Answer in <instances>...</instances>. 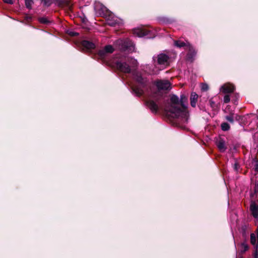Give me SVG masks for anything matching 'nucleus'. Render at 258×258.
Masks as SVG:
<instances>
[{
  "label": "nucleus",
  "mask_w": 258,
  "mask_h": 258,
  "mask_svg": "<svg viewBox=\"0 0 258 258\" xmlns=\"http://www.w3.org/2000/svg\"><path fill=\"white\" fill-rule=\"evenodd\" d=\"M82 45L87 49H92L95 48V44L88 40H83Z\"/></svg>",
  "instance_id": "17"
},
{
  "label": "nucleus",
  "mask_w": 258,
  "mask_h": 258,
  "mask_svg": "<svg viewBox=\"0 0 258 258\" xmlns=\"http://www.w3.org/2000/svg\"><path fill=\"white\" fill-rule=\"evenodd\" d=\"M238 164L237 163H235L234 165V168L236 171L238 169Z\"/></svg>",
  "instance_id": "33"
},
{
  "label": "nucleus",
  "mask_w": 258,
  "mask_h": 258,
  "mask_svg": "<svg viewBox=\"0 0 258 258\" xmlns=\"http://www.w3.org/2000/svg\"><path fill=\"white\" fill-rule=\"evenodd\" d=\"M159 21L160 22L164 23V24H167V23H169L170 22V20L166 17L160 18Z\"/></svg>",
  "instance_id": "23"
},
{
  "label": "nucleus",
  "mask_w": 258,
  "mask_h": 258,
  "mask_svg": "<svg viewBox=\"0 0 258 258\" xmlns=\"http://www.w3.org/2000/svg\"><path fill=\"white\" fill-rule=\"evenodd\" d=\"M94 10L96 13L100 15L104 14L106 12V15H108L106 19L107 23L111 26H120L123 23L122 20L121 19L111 14L106 7L99 3H95Z\"/></svg>",
  "instance_id": "3"
},
{
  "label": "nucleus",
  "mask_w": 258,
  "mask_h": 258,
  "mask_svg": "<svg viewBox=\"0 0 258 258\" xmlns=\"http://www.w3.org/2000/svg\"><path fill=\"white\" fill-rule=\"evenodd\" d=\"M158 71L157 70H155L154 69H153V70H152L151 71H149L148 72V73L151 74H156L158 73Z\"/></svg>",
  "instance_id": "31"
},
{
  "label": "nucleus",
  "mask_w": 258,
  "mask_h": 258,
  "mask_svg": "<svg viewBox=\"0 0 258 258\" xmlns=\"http://www.w3.org/2000/svg\"><path fill=\"white\" fill-rule=\"evenodd\" d=\"M250 210L252 216L255 218H258V206L254 202L251 203Z\"/></svg>",
  "instance_id": "15"
},
{
  "label": "nucleus",
  "mask_w": 258,
  "mask_h": 258,
  "mask_svg": "<svg viewBox=\"0 0 258 258\" xmlns=\"http://www.w3.org/2000/svg\"><path fill=\"white\" fill-rule=\"evenodd\" d=\"M199 95L196 92H192L190 96V104L191 107L194 108L196 107Z\"/></svg>",
  "instance_id": "13"
},
{
  "label": "nucleus",
  "mask_w": 258,
  "mask_h": 258,
  "mask_svg": "<svg viewBox=\"0 0 258 258\" xmlns=\"http://www.w3.org/2000/svg\"><path fill=\"white\" fill-rule=\"evenodd\" d=\"M186 50H188L186 59L190 62L193 61L197 53L196 51L191 45H188Z\"/></svg>",
  "instance_id": "10"
},
{
  "label": "nucleus",
  "mask_w": 258,
  "mask_h": 258,
  "mask_svg": "<svg viewBox=\"0 0 258 258\" xmlns=\"http://www.w3.org/2000/svg\"><path fill=\"white\" fill-rule=\"evenodd\" d=\"M230 98L231 95L230 96V94H225L223 98V102L225 103H227L230 101Z\"/></svg>",
  "instance_id": "25"
},
{
  "label": "nucleus",
  "mask_w": 258,
  "mask_h": 258,
  "mask_svg": "<svg viewBox=\"0 0 258 258\" xmlns=\"http://www.w3.org/2000/svg\"><path fill=\"white\" fill-rule=\"evenodd\" d=\"M255 170L258 172V161L256 163L255 165Z\"/></svg>",
  "instance_id": "35"
},
{
  "label": "nucleus",
  "mask_w": 258,
  "mask_h": 258,
  "mask_svg": "<svg viewBox=\"0 0 258 258\" xmlns=\"http://www.w3.org/2000/svg\"><path fill=\"white\" fill-rule=\"evenodd\" d=\"M239 96L237 93H234L231 95V98L232 99V101L234 104H236L237 100L238 99Z\"/></svg>",
  "instance_id": "20"
},
{
  "label": "nucleus",
  "mask_w": 258,
  "mask_h": 258,
  "mask_svg": "<svg viewBox=\"0 0 258 258\" xmlns=\"http://www.w3.org/2000/svg\"><path fill=\"white\" fill-rule=\"evenodd\" d=\"M163 118L167 119L171 121H173L175 119H178L180 117V114H163Z\"/></svg>",
  "instance_id": "16"
},
{
  "label": "nucleus",
  "mask_w": 258,
  "mask_h": 258,
  "mask_svg": "<svg viewBox=\"0 0 258 258\" xmlns=\"http://www.w3.org/2000/svg\"><path fill=\"white\" fill-rule=\"evenodd\" d=\"M42 3L43 4V6L45 7H49L51 4V0H42Z\"/></svg>",
  "instance_id": "26"
},
{
  "label": "nucleus",
  "mask_w": 258,
  "mask_h": 258,
  "mask_svg": "<svg viewBox=\"0 0 258 258\" xmlns=\"http://www.w3.org/2000/svg\"><path fill=\"white\" fill-rule=\"evenodd\" d=\"M117 69L120 72L124 73H130L132 71L134 78L138 83L139 85L137 87L133 86L130 82L126 83L130 86L133 92L138 96H141L144 93L143 88L145 86V80L140 75L135 74L134 70L138 66V61L136 59L133 58H127L124 61L118 60L115 62Z\"/></svg>",
  "instance_id": "1"
},
{
  "label": "nucleus",
  "mask_w": 258,
  "mask_h": 258,
  "mask_svg": "<svg viewBox=\"0 0 258 258\" xmlns=\"http://www.w3.org/2000/svg\"><path fill=\"white\" fill-rule=\"evenodd\" d=\"M155 84L157 91L167 90L170 89L171 84L168 80H158Z\"/></svg>",
  "instance_id": "7"
},
{
  "label": "nucleus",
  "mask_w": 258,
  "mask_h": 258,
  "mask_svg": "<svg viewBox=\"0 0 258 258\" xmlns=\"http://www.w3.org/2000/svg\"><path fill=\"white\" fill-rule=\"evenodd\" d=\"M201 90L203 91H206L209 89V86L207 84L203 83L201 86Z\"/></svg>",
  "instance_id": "28"
},
{
  "label": "nucleus",
  "mask_w": 258,
  "mask_h": 258,
  "mask_svg": "<svg viewBox=\"0 0 258 258\" xmlns=\"http://www.w3.org/2000/svg\"><path fill=\"white\" fill-rule=\"evenodd\" d=\"M33 4V2L32 0H25L26 7L29 9H31V6Z\"/></svg>",
  "instance_id": "22"
},
{
  "label": "nucleus",
  "mask_w": 258,
  "mask_h": 258,
  "mask_svg": "<svg viewBox=\"0 0 258 258\" xmlns=\"http://www.w3.org/2000/svg\"><path fill=\"white\" fill-rule=\"evenodd\" d=\"M226 119L231 123L234 122V119L239 120L240 117L237 115V114H230L225 117Z\"/></svg>",
  "instance_id": "19"
},
{
  "label": "nucleus",
  "mask_w": 258,
  "mask_h": 258,
  "mask_svg": "<svg viewBox=\"0 0 258 258\" xmlns=\"http://www.w3.org/2000/svg\"><path fill=\"white\" fill-rule=\"evenodd\" d=\"M27 19H31V17H27Z\"/></svg>",
  "instance_id": "37"
},
{
  "label": "nucleus",
  "mask_w": 258,
  "mask_h": 258,
  "mask_svg": "<svg viewBox=\"0 0 258 258\" xmlns=\"http://www.w3.org/2000/svg\"><path fill=\"white\" fill-rule=\"evenodd\" d=\"M255 191H258V181L256 183L255 187Z\"/></svg>",
  "instance_id": "34"
},
{
  "label": "nucleus",
  "mask_w": 258,
  "mask_h": 258,
  "mask_svg": "<svg viewBox=\"0 0 258 258\" xmlns=\"http://www.w3.org/2000/svg\"><path fill=\"white\" fill-rule=\"evenodd\" d=\"M216 145L221 152H223L227 149L225 141L221 138L217 140Z\"/></svg>",
  "instance_id": "12"
},
{
  "label": "nucleus",
  "mask_w": 258,
  "mask_h": 258,
  "mask_svg": "<svg viewBox=\"0 0 258 258\" xmlns=\"http://www.w3.org/2000/svg\"><path fill=\"white\" fill-rule=\"evenodd\" d=\"M241 251L242 252H244L248 249V246L247 244L243 243L241 245Z\"/></svg>",
  "instance_id": "24"
},
{
  "label": "nucleus",
  "mask_w": 258,
  "mask_h": 258,
  "mask_svg": "<svg viewBox=\"0 0 258 258\" xmlns=\"http://www.w3.org/2000/svg\"><path fill=\"white\" fill-rule=\"evenodd\" d=\"M70 34H71L72 36H76V35H78V33H76V32H72Z\"/></svg>",
  "instance_id": "36"
},
{
  "label": "nucleus",
  "mask_w": 258,
  "mask_h": 258,
  "mask_svg": "<svg viewBox=\"0 0 258 258\" xmlns=\"http://www.w3.org/2000/svg\"><path fill=\"white\" fill-rule=\"evenodd\" d=\"M230 128L229 124L226 122L221 124V128L223 131H228Z\"/></svg>",
  "instance_id": "21"
},
{
  "label": "nucleus",
  "mask_w": 258,
  "mask_h": 258,
  "mask_svg": "<svg viewBox=\"0 0 258 258\" xmlns=\"http://www.w3.org/2000/svg\"><path fill=\"white\" fill-rule=\"evenodd\" d=\"M39 21L42 24H48L49 23V21L47 20V19L45 17H41L39 19Z\"/></svg>",
  "instance_id": "27"
},
{
  "label": "nucleus",
  "mask_w": 258,
  "mask_h": 258,
  "mask_svg": "<svg viewBox=\"0 0 258 258\" xmlns=\"http://www.w3.org/2000/svg\"><path fill=\"white\" fill-rule=\"evenodd\" d=\"M250 242L253 245L255 246L256 249H257L258 247V227L256 230V234H251Z\"/></svg>",
  "instance_id": "14"
},
{
  "label": "nucleus",
  "mask_w": 258,
  "mask_h": 258,
  "mask_svg": "<svg viewBox=\"0 0 258 258\" xmlns=\"http://www.w3.org/2000/svg\"><path fill=\"white\" fill-rule=\"evenodd\" d=\"M114 45L116 48L122 51H132L135 48L134 43L128 39H118L114 43Z\"/></svg>",
  "instance_id": "4"
},
{
  "label": "nucleus",
  "mask_w": 258,
  "mask_h": 258,
  "mask_svg": "<svg viewBox=\"0 0 258 258\" xmlns=\"http://www.w3.org/2000/svg\"><path fill=\"white\" fill-rule=\"evenodd\" d=\"M156 59H157V63L160 65L164 66H168L169 63V57L164 53H160L157 56H154L153 59L155 62Z\"/></svg>",
  "instance_id": "6"
},
{
  "label": "nucleus",
  "mask_w": 258,
  "mask_h": 258,
  "mask_svg": "<svg viewBox=\"0 0 258 258\" xmlns=\"http://www.w3.org/2000/svg\"><path fill=\"white\" fill-rule=\"evenodd\" d=\"M188 99L184 94H181L180 98L174 94L170 95L166 110L169 113H188Z\"/></svg>",
  "instance_id": "2"
},
{
  "label": "nucleus",
  "mask_w": 258,
  "mask_h": 258,
  "mask_svg": "<svg viewBox=\"0 0 258 258\" xmlns=\"http://www.w3.org/2000/svg\"><path fill=\"white\" fill-rule=\"evenodd\" d=\"M151 32V30L145 28H137L134 30V34L139 37L153 38V35L150 34Z\"/></svg>",
  "instance_id": "5"
},
{
  "label": "nucleus",
  "mask_w": 258,
  "mask_h": 258,
  "mask_svg": "<svg viewBox=\"0 0 258 258\" xmlns=\"http://www.w3.org/2000/svg\"><path fill=\"white\" fill-rule=\"evenodd\" d=\"M209 103L211 105V106L212 107H214L215 106H216V104L214 102V101L213 100V99H211L210 100H209Z\"/></svg>",
  "instance_id": "29"
},
{
  "label": "nucleus",
  "mask_w": 258,
  "mask_h": 258,
  "mask_svg": "<svg viewBox=\"0 0 258 258\" xmlns=\"http://www.w3.org/2000/svg\"><path fill=\"white\" fill-rule=\"evenodd\" d=\"M174 45L179 48L183 47L184 49L186 50L187 49V46L190 44L189 43H185L181 40H177L174 41Z\"/></svg>",
  "instance_id": "18"
},
{
  "label": "nucleus",
  "mask_w": 258,
  "mask_h": 258,
  "mask_svg": "<svg viewBox=\"0 0 258 258\" xmlns=\"http://www.w3.org/2000/svg\"><path fill=\"white\" fill-rule=\"evenodd\" d=\"M114 51V48L111 45H107L103 48L101 49L98 51V55L101 58H104L108 54L112 53Z\"/></svg>",
  "instance_id": "9"
},
{
  "label": "nucleus",
  "mask_w": 258,
  "mask_h": 258,
  "mask_svg": "<svg viewBox=\"0 0 258 258\" xmlns=\"http://www.w3.org/2000/svg\"><path fill=\"white\" fill-rule=\"evenodd\" d=\"M147 106L150 108L152 111L156 112L158 109V105L157 103L153 99H148L146 101Z\"/></svg>",
  "instance_id": "11"
},
{
  "label": "nucleus",
  "mask_w": 258,
  "mask_h": 258,
  "mask_svg": "<svg viewBox=\"0 0 258 258\" xmlns=\"http://www.w3.org/2000/svg\"><path fill=\"white\" fill-rule=\"evenodd\" d=\"M4 2L7 4H13V0H4Z\"/></svg>",
  "instance_id": "32"
},
{
  "label": "nucleus",
  "mask_w": 258,
  "mask_h": 258,
  "mask_svg": "<svg viewBox=\"0 0 258 258\" xmlns=\"http://www.w3.org/2000/svg\"><path fill=\"white\" fill-rule=\"evenodd\" d=\"M158 91V93L160 92V91ZM159 95V93L158 94H157V96H158Z\"/></svg>",
  "instance_id": "38"
},
{
  "label": "nucleus",
  "mask_w": 258,
  "mask_h": 258,
  "mask_svg": "<svg viewBox=\"0 0 258 258\" xmlns=\"http://www.w3.org/2000/svg\"><path fill=\"white\" fill-rule=\"evenodd\" d=\"M234 90V86L230 83L224 84L220 88V92L225 94H231L233 93Z\"/></svg>",
  "instance_id": "8"
},
{
  "label": "nucleus",
  "mask_w": 258,
  "mask_h": 258,
  "mask_svg": "<svg viewBox=\"0 0 258 258\" xmlns=\"http://www.w3.org/2000/svg\"><path fill=\"white\" fill-rule=\"evenodd\" d=\"M224 111L225 113H232L233 110H230V107H229L228 106H227V107L225 108Z\"/></svg>",
  "instance_id": "30"
}]
</instances>
